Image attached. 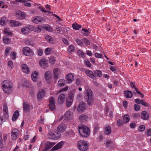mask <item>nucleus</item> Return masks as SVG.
I'll list each match as a JSON object with an SVG mask.
<instances>
[{
  "label": "nucleus",
  "instance_id": "obj_1",
  "mask_svg": "<svg viewBox=\"0 0 151 151\" xmlns=\"http://www.w3.org/2000/svg\"><path fill=\"white\" fill-rule=\"evenodd\" d=\"M79 132L80 134L82 137H87L88 136L90 133L89 128L83 124H80L78 126Z\"/></svg>",
  "mask_w": 151,
  "mask_h": 151
},
{
  "label": "nucleus",
  "instance_id": "obj_2",
  "mask_svg": "<svg viewBox=\"0 0 151 151\" xmlns=\"http://www.w3.org/2000/svg\"><path fill=\"white\" fill-rule=\"evenodd\" d=\"M3 90L6 93H9L12 90V85L10 81H4L1 83Z\"/></svg>",
  "mask_w": 151,
  "mask_h": 151
},
{
  "label": "nucleus",
  "instance_id": "obj_3",
  "mask_svg": "<svg viewBox=\"0 0 151 151\" xmlns=\"http://www.w3.org/2000/svg\"><path fill=\"white\" fill-rule=\"evenodd\" d=\"M93 93L91 90L88 88L84 94V99L87 101L88 104L91 105L92 103Z\"/></svg>",
  "mask_w": 151,
  "mask_h": 151
},
{
  "label": "nucleus",
  "instance_id": "obj_4",
  "mask_svg": "<svg viewBox=\"0 0 151 151\" xmlns=\"http://www.w3.org/2000/svg\"><path fill=\"white\" fill-rule=\"evenodd\" d=\"M78 149L81 151H86L88 149V145L86 142L84 140L78 141L77 144Z\"/></svg>",
  "mask_w": 151,
  "mask_h": 151
},
{
  "label": "nucleus",
  "instance_id": "obj_5",
  "mask_svg": "<svg viewBox=\"0 0 151 151\" xmlns=\"http://www.w3.org/2000/svg\"><path fill=\"white\" fill-rule=\"evenodd\" d=\"M3 116L0 117V122H5L8 117V111L7 105L4 104L3 109Z\"/></svg>",
  "mask_w": 151,
  "mask_h": 151
},
{
  "label": "nucleus",
  "instance_id": "obj_6",
  "mask_svg": "<svg viewBox=\"0 0 151 151\" xmlns=\"http://www.w3.org/2000/svg\"><path fill=\"white\" fill-rule=\"evenodd\" d=\"M47 136L49 139L57 140L60 137L61 134L58 131H49Z\"/></svg>",
  "mask_w": 151,
  "mask_h": 151
},
{
  "label": "nucleus",
  "instance_id": "obj_7",
  "mask_svg": "<svg viewBox=\"0 0 151 151\" xmlns=\"http://www.w3.org/2000/svg\"><path fill=\"white\" fill-rule=\"evenodd\" d=\"M74 95L73 94L70 93L69 94L67 98L66 104L68 107H70L71 105L73 100Z\"/></svg>",
  "mask_w": 151,
  "mask_h": 151
},
{
  "label": "nucleus",
  "instance_id": "obj_8",
  "mask_svg": "<svg viewBox=\"0 0 151 151\" xmlns=\"http://www.w3.org/2000/svg\"><path fill=\"white\" fill-rule=\"evenodd\" d=\"M23 54L26 56H31L33 54V51L29 47H26L23 48Z\"/></svg>",
  "mask_w": 151,
  "mask_h": 151
},
{
  "label": "nucleus",
  "instance_id": "obj_9",
  "mask_svg": "<svg viewBox=\"0 0 151 151\" xmlns=\"http://www.w3.org/2000/svg\"><path fill=\"white\" fill-rule=\"evenodd\" d=\"M45 18H43L39 16L35 17L32 18V21L34 23L37 24H39L40 22H42L45 21Z\"/></svg>",
  "mask_w": 151,
  "mask_h": 151
},
{
  "label": "nucleus",
  "instance_id": "obj_10",
  "mask_svg": "<svg viewBox=\"0 0 151 151\" xmlns=\"http://www.w3.org/2000/svg\"><path fill=\"white\" fill-rule=\"evenodd\" d=\"M49 107L50 110L52 111L55 110V106L54 99L51 97L49 99Z\"/></svg>",
  "mask_w": 151,
  "mask_h": 151
},
{
  "label": "nucleus",
  "instance_id": "obj_11",
  "mask_svg": "<svg viewBox=\"0 0 151 151\" xmlns=\"http://www.w3.org/2000/svg\"><path fill=\"white\" fill-rule=\"evenodd\" d=\"M19 133V131L17 129H13L11 132L12 139L14 140H16L18 136Z\"/></svg>",
  "mask_w": 151,
  "mask_h": 151
},
{
  "label": "nucleus",
  "instance_id": "obj_12",
  "mask_svg": "<svg viewBox=\"0 0 151 151\" xmlns=\"http://www.w3.org/2000/svg\"><path fill=\"white\" fill-rule=\"evenodd\" d=\"M23 111L24 113L29 112L30 110V105L26 102L24 101L23 104Z\"/></svg>",
  "mask_w": 151,
  "mask_h": 151
},
{
  "label": "nucleus",
  "instance_id": "obj_13",
  "mask_svg": "<svg viewBox=\"0 0 151 151\" xmlns=\"http://www.w3.org/2000/svg\"><path fill=\"white\" fill-rule=\"evenodd\" d=\"M84 71L86 75L89 77L94 79L96 78V76L91 70L86 69Z\"/></svg>",
  "mask_w": 151,
  "mask_h": 151
},
{
  "label": "nucleus",
  "instance_id": "obj_14",
  "mask_svg": "<svg viewBox=\"0 0 151 151\" xmlns=\"http://www.w3.org/2000/svg\"><path fill=\"white\" fill-rule=\"evenodd\" d=\"M66 81L68 83H71L74 80V76L71 73H69L65 77Z\"/></svg>",
  "mask_w": 151,
  "mask_h": 151
},
{
  "label": "nucleus",
  "instance_id": "obj_15",
  "mask_svg": "<svg viewBox=\"0 0 151 151\" xmlns=\"http://www.w3.org/2000/svg\"><path fill=\"white\" fill-rule=\"evenodd\" d=\"M104 132L106 135H109L111 133V128L109 125L106 124L105 125L104 129Z\"/></svg>",
  "mask_w": 151,
  "mask_h": 151
},
{
  "label": "nucleus",
  "instance_id": "obj_16",
  "mask_svg": "<svg viewBox=\"0 0 151 151\" xmlns=\"http://www.w3.org/2000/svg\"><path fill=\"white\" fill-rule=\"evenodd\" d=\"M9 25L12 27L19 26L21 25L22 23L19 22L14 20H10L9 21Z\"/></svg>",
  "mask_w": 151,
  "mask_h": 151
},
{
  "label": "nucleus",
  "instance_id": "obj_17",
  "mask_svg": "<svg viewBox=\"0 0 151 151\" xmlns=\"http://www.w3.org/2000/svg\"><path fill=\"white\" fill-rule=\"evenodd\" d=\"M16 17L17 18L22 19L25 18V15L22 12L18 11L16 13Z\"/></svg>",
  "mask_w": 151,
  "mask_h": 151
},
{
  "label": "nucleus",
  "instance_id": "obj_18",
  "mask_svg": "<svg viewBox=\"0 0 151 151\" xmlns=\"http://www.w3.org/2000/svg\"><path fill=\"white\" fill-rule=\"evenodd\" d=\"M67 128L66 125L63 123H61L57 127L58 132H63Z\"/></svg>",
  "mask_w": 151,
  "mask_h": 151
},
{
  "label": "nucleus",
  "instance_id": "obj_19",
  "mask_svg": "<svg viewBox=\"0 0 151 151\" xmlns=\"http://www.w3.org/2000/svg\"><path fill=\"white\" fill-rule=\"evenodd\" d=\"M45 94V91L43 89L40 90L37 95L38 99L39 100L42 99L44 97Z\"/></svg>",
  "mask_w": 151,
  "mask_h": 151
},
{
  "label": "nucleus",
  "instance_id": "obj_20",
  "mask_svg": "<svg viewBox=\"0 0 151 151\" xmlns=\"http://www.w3.org/2000/svg\"><path fill=\"white\" fill-rule=\"evenodd\" d=\"M39 64L40 66L45 68L47 66V62L45 59H42L39 61Z\"/></svg>",
  "mask_w": 151,
  "mask_h": 151
},
{
  "label": "nucleus",
  "instance_id": "obj_21",
  "mask_svg": "<svg viewBox=\"0 0 151 151\" xmlns=\"http://www.w3.org/2000/svg\"><path fill=\"white\" fill-rule=\"evenodd\" d=\"M141 117L144 120H147L149 118V116L148 113L145 111H142L141 113Z\"/></svg>",
  "mask_w": 151,
  "mask_h": 151
},
{
  "label": "nucleus",
  "instance_id": "obj_22",
  "mask_svg": "<svg viewBox=\"0 0 151 151\" xmlns=\"http://www.w3.org/2000/svg\"><path fill=\"white\" fill-rule=\"evenodd\" d=\"M22 71L26 73H29L30 70L27 65L25 64H23L22 65Z\"/></svg>",
  "mask_w": 151,
  "mask_h": 151
},
{
  "label": "nucleus",
  "instance_id": "obj_23",
  "mask_svg": "<svg viewBox=\"0 0 151 151\" xmlns=\"http://www.w3.org/2000/svg\"><path fill=\"white\" fill-rule=\"evenodd\" d=\"M63 142H60L54 146L52 149V150H56L61 148L63 145Z\"/></svg>",
  "mask_w": 151,
  "mask_h": 151
},
{
  "label": "nucleus",
  "instance_id": "obj_24",
  "mask_svg": "<svg viewBox=\"0 0 151 151\" xmlns=\"http://www.w3.org/2000/svg\"><path fill=\"white\" fill-rule=\"evenodd\" d=\"M65 96L64 94H60L58 98V102L59 104H61L65 101Z\"/></svg>",
  "mask_w": 151,
  "mask_h": 151
},
{
  "label": "nucleus",
  "instance_id": "obj_25",
  "mask_svg": "<svg viewBox=\"0 0 151 151\" xmlns=\"http://www.w3.org/2000/svg\"><path fill=\"white\" fill-rule=\"evenodd\" d=\"M52 75L51 72L49 71H46L45 74V79L48 81H49L51 79Z\"/></svg>",
  "mask_w": 151,
  "mask_h": 151
},
{
  "label": "nucleus",
  "instance_id": "obj_26",
  "mask_svg": "<svg viewBox=\"0 0 151 151\" xmlns=\"http://www.w3.org/2000/svg\"><path fill=\"white\" fill-rule=\"evenodd\" d=\"M86 104L84 102H81L79 104L78 110L79 111H83L85 110Z\"/></svg>",
  "mask_w": 151,
  "mask_h": 151
},
{
  "label": "nucleus",
  "instance_id": "obj_27",
  "mask_svg": "<svg viewBox=\"0 0 151 151\" xmlns=\"http://www.w3.org/2000/svg\"><path fill=\"white\" fill-rule=\"evenodd\" d=\"M59 71L58 68H55L53 70V76L54 78L57 80L58 78Z\"/></svg>",
  "mask_w": 151,
  "mask_h": 151
},
{
  "label": "nucleus",
  "instance_id": "obj_28",
  "mask_svg": "<svg viewBox=\"0 0 151 151\" xmlns=\"http://www.w3.org/2000/svg\"><path fill=\"white\" fill-rule=\"evenodd\" d=\"M38 75V72L36 71H34L33 73L32 74V79L34 81H37Z\"/></svg>",
  "mask_w": 151,
  "mask_h": 151
},
{
  "label": "nucleus",
  "instance_id": "obj_29",
  "mask_svg": "<svg viewBox=\"0 0 151 151\" xmlns=\"http://www.w3.org/2000/svg\"><path fill=\"white\" fill-rule=\"evenodd\" d=\"M124 94L127 98H131L133 95L132 92L129 91H125Z\"/></svg>",
  "mask_w": 151,
  "mask_h": 151
},
{
  "label": "nucleus",
  "instance_id": "obj_30",
  "mask_svg": "<svg viewBox=\"0 0 151 151\" xmlns=\"http://www.w3.org/2000/svg\"><path fill=\"white\" fill-rule=\"evenodd\" d=\"M45 39L46 41L50 43H52L54 41V39L48 35H45Z\"/></svg>",
  "mask_w": 151,
  "mask_h": 151
},
{
  "label": "nucleus",
  "instance_id": "obj_31",
  "mask_svg": "<svg viewBox=\"0 0 151 151\" xmlns=\"http://www.w3.org/2000/svg\"><path fill=\"white\" fill-rule=\"evenodd\" d=\"M55 144L53 142H47L45 145V149L47 150H49V149L52 147Z\"/></svg>",
  "mask_w": 151,
  "mask_h": 151
},
{
  "label": "nucleus",
  "instance_id": "obj_32",
  "mask_svg": "<svg viewBox=\"0 0 151 151\" xmlns=\"http://www.w3.org/2000/svg\"><path fill=\"white\" fill-rule=\"evenodd\" d=\"M81 25L78 24L76 23L73 24L72 27L73 29L76 30H78L81 27Z\"/></svg>",
  "mask_w": 151,
  "mask_h": 151
},
{
  "label": "nucleus",
  "instance_id": "obj_33",
  "mask_svg": "<svg viewBox=\"0 0 151 151\" xmlns=\"http://www.w3.org/2000/svg\"><path fill=\"white\" fill-rule=\"evenodd\" d=\"M19 115V112L18 111H16L14 113L12 116V120L13 121H15L18 118Z\"/></svg>",
  "mask_w": 151,
  "mask_h": 151
},
{
  "label": "nucleus",
  "instance_id": "obj_34",
  "mask_svg": "<svg viewBox=\"0 0 151 151\" xmlns=\"http://www.w3.org/2000/svg\"><path fill=\"white\" fill-rule=\"evenodd\" d=\"M87 118V116L86 115L83 114L81 115L79 118V119L81 122H83L86 120Z\"/></svg>",
  "mask_w": 151,
  "mask_h": 151
},
{
  "label": "nucleus",
  "instance_id": "obj_35",
  "mask_svg": "<svg viewBox=\"0 0 151 151\" xmlns=\"http://www.w3.org/2000/svg\"><path fill=\"white\" fill-rule=\"evenodd\" d=\"M7 19L6 17H2L0 20V24L1 25H4L7 22Z\"/></svg>",
  "mask_w": 151,
  "mask_h": 151
},
{
  "label": "nucleus",
  "instance_id": "obj_36",
  "mask_svg": "<svg viewBox=\"0 0 151 151\" xmlns=\"http://www.w3.org/2000/svg\"><path fill=\"white\" fill-rule=\"evenodd\" d=\"M29 30L30 29L28 27H23L22 28L21 32L24 34H27L29 33Z\"/></svg>",
  "mask_w": 151,
  "mask_h": 151
},
{
  "label": "nucleus",
  "instance_id": "obj_37",
  "mask_svg": "<svg viewBox=\"0 0 151 151\" xmlns=\"http://www.w3.org/2000/svg\"><path fill=\"white\" fill-rule=\"evenodd\" d=\"M4 31V33L7 35H12V32L8 28H5Z\"/></svg>",
  "mask_w": 151,
  "mask_h": 151
},
{
  "label": "nucleus",
  "instance_id": "obj_38",
  "mask_svg": "<svg viewBox=\"0 0 151 151\" xmlns=\"http://www.w3.org/2000/svg\"><path fill=\"white\" fill-rule=\"evenodd\" d=\"M3 41L5 44H8L10 42L11 40L9 37L5 36L3 38Z\"/></svg>",
  "mask_w": 151,
  "mask_h": 151
},
{
  "label": "nucleus",
  "instance_id": "obj_39",
  "mask_svg": "<svg viewBox=\"0 0 151 151\" xmlns=\"http://www.w3.org/2000/svg\"><path fill=\"white\" fill-rule=\"evenodd\" d=\"M75 49L73 45H70L68 49V51L70 53H72L74 52L75 50Z\"/></svg>",
  "mask_w": 151,
  "mask_h": 151
},
{
  "label": "nucleus",
  "instance_id": "obj_40",
  "mask_svg": "<svg viewBox=\"0 0 151 151\" xmlns=\"http://www.w3.org/2000/svg\"><path fill=\"white\" fill-rule=\"evenodd\" d=\"M123 119L125 123H127L130 120L129 116L127 114L125 115L124 116Z\"/></svg>",
  "mask_w": 151,
  "mask_h": 151
},
{
  "label": "nucleus",
  "instance_id": "obj_41",
  "mask_svg": "<svg viewBox=\"0 0 151 151\" xmlns=\"http://www.w3.org/2000/svg\"><path fill=\"white\" fill-rule=\"evenodd\" d=\"M78 55L82 58H83L85 57V53L80 50H78L77 52Z\"/></svg>",
  "mask_w": 151,
  "mask_h": 151
},
{
  "label": "nucleus",
  "instance_id": "obj_42",
  "mask_svg": "<svg viewBox=\"0 0 151 151\" xmlns=\"http://www.w3.org/2000/svg\"><path fill=\"white\" fill-rule=\"evenodd\" d=\"M55 61L56 58L55 57L53 56H51L50 57V58L49 59V63L51 64H55Z\"/></svg>",
  "mask_w": 151,
  "mask_h": 151
},
{
  "label": "nucleus",
  "instance_id": "obj_43",
  "mask_svg": "<svg viewBox=\"0 0 151 151\" xmlns=\"http://www.w3.org/2000/svg\"><path fill=\"white\" fill-rule=\"evenodd\" d=\"M58 84L60 86H62L65 84V81L64 79H60L58 82Z\"/></svg>",
  "mask_w": 151,
  "mask_h": 151
},
{
  "label": "nucleus",
  "instance_id": "obj_44",
  "mask_svg": "<svg viewBox=\"0 0 151 151\" xmlns=\"http://www.w3.org/2000/svg\"><path fill=\"white\" fill-rule=\"evenodd\" d=\"M38 8L40 9L41 11L42 12L45 13L48 12L50 13H51L50 12L47 11L43 6H39L38 7Z\"/></svg>",
  "mask_w": 151,
  "mask_h": 151
},
{
  "label": "nucleus",
  "instance_id": "obj_45",
  "mask_svg": "<svg viewBox=\"0 0 151 151\" xmlns=\"http://www.w3.org/2000/svg\"><path fill=\"white\" fill-rule=\"evenodd\" d=\"M94 74L97 75L98 77H101L102 76V73L101 71L99 70H96L94 71Z\"/></svg>",
  "mask_w": 151,
  "mask_h": 151
},
{
  "label": "nucleus",
  "instance_id": "obj_46",
  "mask_svg": "<svg viewBox=\"0 0 151 151\" xmlns=\"http://www.w3.org/2000/svg\"><path fill=\"white\" fill-rule=\"evenodd\" d=\"M82 41L83 43L86 45H89L90 44L89 41L86 38H83Z\"/></svg>",
  "mask_w": 151,
  "mask_h": 151
},
{
  "label": "nucleus",
  "instance_id": "obj_47",
  "mask_svg": "<svg viewBox=\"0 0 151 151\" xmlns=\"http://www.w3.org/2000/svg\"><path fill=\"white\" fill-rule=\"evenodd\" d=\"M145 129V127L144 125H141L139 127L138 129L139 132H143Z\"/></svg>",
  "mask_w": 151,
  "mask_h": 151
},
{
  "label": "nucleus",
  "instance_id": "obj_48",
  "mask_svg": "<svg viewBox=\"0 0 151 151\" xmlns=\"http://www.w3.org/2000/svg\"><path fill=\"white\" fill-rule=\"evenodd\" d=\"M51 49L49 47H48L45 50V52L46 55L50 54L51 53Z\"/></svg>",
  "mask_w": 151,
  "mask_h": 151
},
{
  "label": "nucleus",
  "instance_id": "obj_49",
  "mask_svg": "<svg viewBox=\"0 0 151 151\" xmlns=\"http://www.w3.org/2000/svg\"><path fill=\"white\" fill-rule=\"evenodd\" d=\"M8 66L10 69H12L13 67V63L11 61H9L8 62Z\"/></svg>",
  "mask_w": 151,
  "mask_h": 151
},
{
  "label": "nucleus",
  "instance_id": "obj_50",
  "mask_svg": "<svg viewBox=\"0 0 151 151\" xmlns=\"http://www.w3.org/2000/svg\"><path fill=\"white\" fill-rule=\"evenodd\" d=\"M134 110L136 111H138L140 109V107L137 104H135L134 106Z\"/></svg>",
  "mask_w": 151,
  "mask_h": 151
},
{
  "label": "nucleus",
  "instance_id": "obj_51",
  "mask_svg": "<svg viewBox=\"0 0 151 151\" xmlns=\"http://www.w3.org/2000/svg\"><path fill=\"white\" fill-rule=\"evenodd\" d=\"M145 134L148 136L151 135V129H148L146 130L145 131Z\"/></svg>",
  "mask_w": 151,
  "mask_h": 151
},
{
  "label": "nucleus",
  "instance_id": "obj_52",
  "mask_svg": "<svg viewBox=\"0 0 151 151\" xmlns=\"http://www.w3.org/2000/svg\"><path fill=\"white\" fill-rule=\"evenodd\" d=\"M76 42L80 46H82L83 45L82 42L79 39H77L76 40Z\"/></svg>",
  "mask_w": 151,
  "mask_h": 151
},
{
  "label": "nucleus",
  "instance_id": "obj_53",
  "mask_svg": "<svg viewBox=\"0 0 151 151\" xmlns=\"http://www.w3.org/2000/svg\"><path fill=\"white\" fill-rule=\"evenodd\" d=\"M84 63L85 65L87 67H90L91 64L89 61L88 60H86L84 61Z\"/></svg>",
  "mask_w": 151,
  "mask_h": 151
},
{
  "label": "nucleus",
  "instance_id": "obj_54",
  "mask_svg": "<svg viewBox=\"0 0 151 151\" xmlns=\"http://www.w3.org/2000/svg\"><path fill=\"white\" fill-rule=\"evenodd\" d=\"M130 86L133 88L134 89L135 91L137 90V88H136L135 86V83L133 82H130Z\"/></svg>",
  "mask_w": 151,
  "mask_h": 151
},
{
  "label": "nucleus",
  "instance_id": "obj_55",
  "mask_svg": "<svg viewBox=\"0 0 151 151\" xmlns=\"http://www.w3.org/2000/svg\"><path fill=\"white\" fill-rule=\"evenodd\" d=\"M41 27L38 26L37 27H35V31L37 32H41Z\"/></svg>",
  "mask_w": 151,
  "mask_h": 151
},
{
  "label": "nucleus",
  "instance_id": "obj_56",
  "mask_svg": "<svg viewBox=\"0 0 151 151\" xmlns=\"http://www.w3.org/2000/svg\"><path fill=\"white\" fill-rule=\"evenodd\" d=\"M95 56L97 58H102V55L100 53H96L95 54Z\"/></svg>",
  "mask_w": 151,
  "mask_h": 151
},
{
  "label": "nucleus",
  "instance_id": "obj_57",
  "mask_svg": "<svg viewBox=\"0 0 151 151\" xmlns=\"http://www.w3.org/2000/svg\"><path fill=\"white\" fill-rule=\"evenodd\" d=\"M10 56L12 59H15L16 57L15 52H11L10 55Z\"/></svg>",
  "mask_w": 151,
  "mask_h": 151
},
{
  "label": "nucleus",
  "instance_id": "obj_58",
  "mask_svg": "<svg viewBox=\"0 0 151 151\" xmlns=\"http://www.w3.org/2000/svg\"><path fill=\"white\" fill-rule=\"evenodd\" d=\"M11 50V48L10 47H7L5 50V54L6 55H7L10 52V50Z\"/></svg>",
  "mask_w": 151,
  "mask_h": 151
},
{
  "label": "nucleus",
  "instance_id": "obj_59",
  "mask_svg": "<svg viewBox=\"0 0 151 151\" xmlns=\"http://www.w3.org/2000/svg\"><path fill=\"white\" fill-rule=\"evenodd\" d=\"M141 104L145 107H148L149 106L148 104L144 100H142Z\"/></svg>",
  "mask_w": 151,
  "mask_h": 151
},
{
  "label": "nucleus",
  "instance_id": "obj_60",
  "mask_svg": "<svg viewBox=\"0 0 151 151\" xmlns=\"http://www.w3.org/2000/svg\"><path fill=\"white\" fill-rule=\"evenodd\" d=\"M63 42L66 45H69V43L68 40L65 38H63L62 40Z\"/></svg>",
  "mask_w": 151,
  "mask_h": 151
},
{
  "label": "nucleus",
  "instance_id": "obj_61",
  "mask_svg": "<svg viewBox=\"0 0 151 151\" xmlns=\"http://www.w3.org/2000/svg\"><path fill=\"white\" fill-rule=\"evenodd\" d=\"M140 114L138 113H134L133 114V116L134 118H137L139 117Z\"/></svg>",
  "mask_w": 151,
  "mask_h": 151
},
{
  "label": "nucleus",
  "instance_id": "obj_62",
  "mask_svg": "<svg viewBox=\"0 0 151 151\" xmlns=\"http://www.w3.org/2000/svg\"><path fill=\"white\" fill-rule=\"evenodd\" d=\"M45 8L47 9V10L50 11L51 10V6L48 4H46L45 6Z\"/></svg>",
  "mask_w": 151,
  "mask_h": 151
},
{
  "label": "nucleus",
  "instance_id": "obj_63",
  "mask_svg": "<svg viewBox=\"0 0 151 151\" xmlns=\"http://www.w3.org/2000/svg\"><path fill=\"white\" fill-rule=\"evenodd\" d=\"M142 100H140L139 99H137L134 100L135 102L138 104H141Z\"/></svg>",
  "mask_w": 151,
  "mask_h": 151
},
{
  "label": "nucleus",
  "instance_id": "obj_64",
  "mask_svg": "<svg viewBox=\"0 0 151 151\" xmlns=\"http://www.w3.org/2000/svg\"><path fill=\"white\" fill-rule=\"evenodd\" d=\"M117 123L119 126H121L122 124V121L120 119H119L117 121Z\"/></svg>",
  "mask_w": 151,
  "mask_h": 151
}]
</instances>
